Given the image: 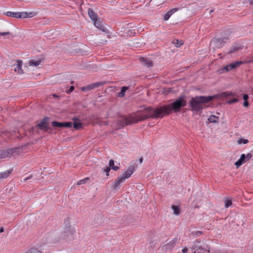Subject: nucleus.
I'll use <instances>...</instances> for the list:
<instances>
[{"mask_svg":"<svg viewBox=\"0 0 253 253\" xmlns=\"http://www.w3.org/2000/svg\"><path fill=\"white\" fill-rule=\"evenodd\" d=\"M51 125L52 126L55 128H60L63 127V122H57V121H52L51 123Z\"/></svg>","mask_w":253,"mask_h":253,"instance_id":"23","label":"nucleus"},{"mask_svg":"<svg viewBox=\"0 0 253 253\" xmlns=\"http://www.w3.org/2000/svg\"><path fill=\"white\" fill-rule=\"evenodd\" d=\"M143 159L142 157H141L139 159V161L140 163H142L143 162Z\"/></svg>","mask_w":253,"mask_h":253,"instance_id":"51","label":"nucleus"},{"mask_svg":"<svg viewBox=\"0 0 253 253\" xmlns=\"http://www.w3.org/2000/svg\"><path fill=\"white\" fill-rule=\"evenodd\" d=\"M168 14H169V15L170 17V16L172 14L171 13H170L169 11H168L167 13Z\"/></svg>","mask_w":253,"mask_h":253,"instance_id":"54","label":"nucleus"},{"mask_svg":"<svg viewBox=\"0 0 253 253\" xmlns=\"http://www.w3.org/2000/svg\"><path fill=\"white\" fill-rule=\"evenodd\" d=\"M250 3L253 4V0H250Z\"/></svg>","mask_w":253,"mask_h":253,"instance_id":"56","label":"nucleus"},{"mask_svg":"<svg viewBox=\"0 0 253 253\" xmlns=\"http://www.w3.org/2000/svg\"><path fill=\"white\" fill-rule=\"evenodd\" d=\"M27 253H42L40 251L35 249L31 248L30 249Z\"/></svg>","mask_w":253,"mask_h":253,"instance_id":"34","label":"nucleus"},{"mask_svg":"<svg viewBox=\"0 0 253 253\" xmlns=\"http://www.w3.org/2000/svg\"><path fill=\"white\" fill-rule=\"evenodd\" d=\"M109 166L108 167L110 168V169H112L115 171H117L120 168L119 167L115 166L114 161L112 159L109 161Z\"/></svg>","mask_w":253,"mask_h":253,"instance_id":"25","label":"nucleus"},{"mask_svg":"<svg viewBox=\"0 0 253 253\" xmlns=\"http://www.w3.org/2000/svg\"><path fill=\"white\" fill-rule=\"evenodd\" d=\"M10 34H11V33L9 32H3V33L0 32V36H7Z\"/></svg>","mask_w":253,"mask_h":253,"instance_id":"48","label":"nucleus"},{"mask_svg":"<svg viewBox=\"0 0 253 253\" xmlns=\"http://www.w3.org/2000/svg\"><path fill=\"white\" fill-rule=\"evenodd\" d=\"M12 172V169H10L0 173V179L7 178Z\"/></svg>","mask_w":253,"mask_h":253,"instance_id":"22","label":"nucleus"},{"mask_svg":"<svg viewBox=\"0 0 253 253\" xmlns=\"http://www.w3.org/2000/svg\"><path fill=\"white\" fill-rule=\"evenodd\" d=\"M178 10V8H173L172 9H171L170 10H169V11L172 14H173V13H174L175 12H176L177 10Z\"/></svg>","mask_w":253,"mask_h":253,"instance_id":"49","label":"nucleus"},{"mask_svg":"<svg viewBox=\"0 0 253 253\" xmlns=\"http://www.w3.org/2000/svg\"><path fill=\"white\" fill-rule=\"evenodd\" d=\"M53 96L54 97H58V96H57V95L55 94H53Z\"/></svg>","mask_w":253,"mask_h":253,"instance_id":"55","label":"nucleus"},{"mask_svg":"<svg viewBox=\"0 0 253 253\" xmlns=\"http://www.w3.org/2000/svg\"><path fill=\"white\" fill-rule=\"evenodd\" d=\"M172 42L177 47H180L183 44V42L182 40H178L177 39H173Z\"/></svg>","mask_w":253,"mask_h":253,"instance_id":"29","label":"nucleus"},{"mask_svg":"<svg viewBox=\"0 0 253 253\" xmlns=\"http://www.w3.org/2000/svg\"><path fill=\"white\" fill-rule=\"evenodd\" d=\"M171 209L173 211V213L176 215H178L180 213V210L178 206L172 205Z\"/></svg>","mask_w":253,"mask_h":253,"instance_id":"28","label":"nucleus"},{"mask_svg":"<svg viewBox=\"0 0 253 253\" xmlns=\"http://www.w3.org/2000/svg\"><path fill=\"white\" fill-rule=\"evenodd\" d=\"M88 180L89 178L88 177H86L83 179L80 180L77 182V185L84 184L86 183Z\"/></svg>","mask_w":253,"mask_h":253,"instance_id":"32","label":"nucleus"},{"mask_svg":"<svg viewBox=\"0 0 253 253\" xmlns=\"http://www.w3.org/2000/svg\"><path fill=\"white\" fill-rule=\"evenodd\" d=\"M170 16L167 13L165 14L164 16L163 19L165 21L168 20Z\"/></svg>","mask_w":253,"mask_h":253,"instance_id":"45","label":"nucleus"},{"mask_svg":"<svg viewBox=\"0 0 253 253\" xmlns=\"http://www.w3.org/2000/svg\"><path fill=\"white\" fill-rule=\"evenodd\" d=\"M49 117H43L37 125L31 128L30 133L36 131L37 134H39V130L44 132L52 133V128L49 126Z\"/></svg>","mask_w":253,"mask_h":253,"instance_id":"4","label":"nucleus"},{"mask_svg":"<svg viewBox=\"0 0 253 253\" xmlns=\"http://www.w3.org/2000/svg\"><path fill=\"white\" fill-rule=\"evenodd\" d=\"M65 226L66 227V230L61 234L60 237H58L57 239L55 238L54 239H53V242L55 243L59 242L61 240H65L68 238L69 236L73 235L75 231L71 230L70 228V225H69V223H68V224H66Z\"/></svg>","mask_w":253,"mask_h":253,"instance_id":"7","label":"nucleus"},{"mask_svg":"<svg viewBox=\"0 0 253 253\" xmlns=\"http://www.w3.org/2000/svg\"><path fill=\"white\" fill-rule=\"evenodd\" d=\"M4 231V229L2 227H0V233H2Z\"/></svg>","mask_w":253,"mask_h":253,"instance_id":"52","label":"nucleus"},{"mask_svg":"<svg viewBox=\"0 0 253 253\" xmlns=\"http://www.w3.org/2000/svg\"><path fill=\"white\" fill-rule=\"evenodd\" d=\"M5 154V150L0 149V159L6 158Z\"/></svg>","mask_w":253,"mask_h":253,"instance_id":"38","label":"nucleus"},{"mask_svg":"<svg viewBox=\"0 0 253 253\" xmlns=\"http://www.w3.org/2000/svg\"><path fill=\"white\" fill-rule=\"evenodd\" d=\"M243 99L244 101L248 100L249 99V95L247 94H244Z\"/></svg>","mask_w":253,"mask_h":253,"instance_id":"44","label":"nucleus"},{"mask_svg":"<svg viewBox=\"0 0 253 253\" xmlns=\"http://www.w3.org/2000/svg\"><path fill=\"white\" fill-rule=\"evenodd\" d=\"M232 204V202L231 200L229 199H226L225 201V207L226 208H228L230 207Z\"/></svg>","mask_w":253,"mask_h":253,"instance_id":"35","label":"nucleus"},{"mask_svg":"<svg viewBox=\"0 0 253 253\" xmlns=\"http://www.w3.org/2000/svg\"><path fill=\"white\" fill-rule=\"evenodd\" d=\"M137 165H130L128 168L121 175L123 179L125 180L126 178H129L135 170V168Z\"/></svg>","mask_w":253,"mask_h":253,"instance_id":"13","label":"nucleus"},{"mask_svg":"<svg viewBox=\"0 0 253 253\" xmlns=\"http://www.w3.org/2000/svg\"><path fill=\"white\" fill-rule=\"evenodd\" d=\"M185 95H181L172 103L169 105L160 106L164 116L169 115L172 111L174 113L180 112L182 107L187 105V101L185 99Z\"/></svg>","mask_w":253,"mask_h":253,"instance_id":"3","label":"nucleus"},{"mask_svg":"<svg viewBox=\"0 0 253 253\" xmlns=\"http://www.w3.org/2000/svg\"><path fill=\"white\" fill-rule=\"evenodd\" d=\"M88 15L92 21L95 20L97 18H99L98 15L96 14L94 10L91 8H89L88 9Z\"/></svg>","mask_w":253,"mask_h":253,"instance_id":"19","label":"nucleus"},{"mask_svg":"<svg viewBox=\"0 0 253 253\" xmlns=\"http://www.w3.org/2000/svg\"><path fill=\"white\" fill-rule=\"evenodd\" d=\"M252 157V153H249L247 155L242 154L241 155L240 158L235 163L234 165L237 168H238L243 164L245 163L247 161L249 160Z\"/></svg>","mask_w":253,"mask_h":253,"instance_id":"9","label":"nucleus"},{"mask_svg":"<svg viewBox=\"0 0 253 253\" xmlns=\"http://www.w3.org/2000/svg\"><path fill=\"white\" fill-rule=\"evenodd\" d=\"M139 61L142 65L148 68L152 67L153 66V61L147 58L140 57Z\"/></svg>","mask_w":253,"mask_h":253,"instance_id":"16","label":"nucleus"},{"mask_svg":"<svg viewBox=\"0 0 253 253\" xmlns=\"http://www.w3.org/2000/svg\"><path fill=\"white\" fill-rule=\"evenodd\" d=\"M134 123V120L132 116L129 117H124L122 119L119 120L117 123V129H120L123 128L125 126L130 125Z\"/></svg>","mask_w":253,"mask_h":253,"instance_id":"6","label":"nucleus"},{"mask_svg":"<svg viewBox=\"0 0 253 253\" xmlns=\"http://www.w3.org/2000/svg\"><path fill=\"white\" fill-rule=\"evenodd\" d=\"M249 142V140L248 139H244V138H240L239 139H238V143L239 144H247Z\"/></svg>","mask_w":253,"mask_h":253,"instance_id":"37","label":"nucleus"},{"mask_svg":"<svg viewBox=\"0 0 253 253\" xmlns=\"http://www.w3.org/2000/svg\"><path fill=\"white\" fill-rule=\"evenodd\" d=\"M170 92H173V88L169 87L165 89V93H166V94H168Z\"/></svg>","mask_w":253,"mask_h":253,"instance_id":"40","label":"nucleus"},{"mask_svg":"<svg viewBox=\"0 0 253 253\" xmlns=\"http://www.w3.org/2000/svg\"><path fill=\"white\" fill-rule=\"evenodd\" d=\"M74 86L73 85H71L69 88L66 91V92L68 94H70L74 90Z\"/></svg>","mask_w":253,"mask_h":253,"instance_id":"41","label":"nucleus"},{"mask_svg":"<svg viewBox=\"0 0 253 253\" xmlns=\"http://www.w3.org/2000/svg\"><path fill=\"white\" fill-rule=\"evenodd\" d=\"M228 40V38L227 37L220 38H214L212 39L211 43L214 46V47L220 48L223 46Z\"/></svg>","mask_w":253,"mask_h":253,"instance_id":"8","label":"nucleus"},{"mask_svg":"<svg viewBox=\"0 0 253 253\" xmlns=\"http://www.w3.org/2000/svg\"><path fill=\"white\" fill-rule=\"evenodd\" d=\"M56 234H57V233H54L52 236L53 237H55Z\"/></svg>","mask_w":253,"mask_h":253,"instance_id":"57","label":"nucleus"},{"mask_svg":"<svg viewBox=\"0 0 253 253\" xmlns=\"http://www.w3.org/2000/svg\"><path fill=\"white\" fill-rule=\"evenodd\" d=\"M233 95L231 92H223L220 94H217L210 96H196L191 98L189 102V107L193 112L202 113V110L206 107V104L214 99L218 98H227L229 96Z\"/></svg>","mask_w":253,"mask_h":253,"instance_id":"1","label":"nucleus"},{"mask_svg":"<svg viewBox=\"0 0 253 253\" xmlns=\"http://www.w3.org/2000/svg\"><path fill=\"white\" fill-rule=\"evenodd\" d=\"M41 62L40 60H31L29 62V64L30 66H39Z\"/></svg>","mask_w":253,"mask_h":253,"instance_id":"30","label":"nucleus"},{"mask_svg":"<svg viewBox=\"0 0 253 253\" xmlns=\"http://www.w3.org/2000/svg\"><path fill=\"white\" fill-rule=\"evenodd\" d=\"M179 241V239L178 238L175 237L169 242L162 246L161 248V250L165 252L169 251L173 248L175 244L177 243Z\"/></svg>","mask_w":253,"mask_h":253,"instance_id":"10","label":"nucleus"},{"mask_svg":"<svg viewBox=\"0 0 253 253\" xmlns=\"http://www.w3.org/2000/svg\"><path fill=\"white\" fill-rule=\"evenodd\" d=\"M128 89V86H124L121 88V91L117 93V97H123L125 96V92Z\"/></svg>","mask_w":253,"mask_h":253,"instance_id":"24","label":"nucleus"},{"mask_svg":"<svg viewBox=\"0 0 253 253\" xmlns=\"http://www.w3.org/2000/svg\"><path fill=\"white\" fill-rule=\"evenodd\" d=\"M213 11V10H211L210 11V14Z\"/></svg>","mask_w":253,"mask_h":253,"instance_id":"58","label":"nucleus"},{"mask_svg":"<svg viewBox=\"0 0 253 253\" xmlns=\"http://www.w3.org/2000/svg\"><path fill=\"white\" fill-rule=\"evenodd\" d=\"M94 25L99 29L100 30L105 33H108L107 29L104 26L102 22L99 20L98 18L93 21Z\"/></svg>","mask_w":253,"mask_h":253,"instance_id":"14","label":"nucleus"},{"mask_svg":"<svg viewBox=\"0 0 253 253\" xmlns=\"http://www.w3.org/2000/svg\"><path fill=\"white\" fill-rule=\"evenodd\" d=\"M72 120L73 121V127L75 129L79 130L83 128L84 124L81 123L78 118L74 117Z\"/></svg>","mask_w":253,"mask_h":253,"instance_id":"15","label":"nucleus"},{"mask_svg":"<svg viewBox=\"0 0 253 253\" xmlns=\"http://www.w3.org/2000/svg\"><path fill=\"white\" fill-rule=\"evenodd\" d=\"M203 234V232L200 231H193L191 233V235L193 237H197L200 236Z\"/></svg>","mask_w":253,"mask_h":253,"instance_id":"36","label":"nucleus"},{"mask_svg":"<svg viewBox=\"0 0 253 253\" xmlns=\"http://www.w3.org/2000/svg\"><path fill=\"white\" fill-rule=\"evenodd\" d=\"M168 14H169V15L170 17V16L172 14L171 13H170L169 11H168L167 13Z\"/></svg>","mask_w":253,"mask_h":253,"instance_id":"53","label":"nucleus"},{"mask_svg":"<svg viewBox=\"0 0 253 253\" xmlns=\"http://www.w3.org/2000/svg\"><path fill=\"white\" fill-rule=\"evenodd\" d=\"M17 62L18 64H17L16 67L14 68V71L19 74H21L23 73V70L22 69V62L21 60H18Z\"/></svg>","mask_w":253,"mask_h":253,"instance_id":"20","label":"nucleus"},{"mask_svg":"<svg viewBox=\"0 0 253 253\" xmlns=\"http://www.w3.org/2000/svg\"><path fill=\"white\" fill-rule=\"evenodd\" d=\"M27 17H32L36 14V13L33 12H27Z\"/></svg>","mask_w":253,"mask_h":253,"instance_id":"43","label":"nucleus"},{"mask_svg":"<svg viewBox=\"0 0 253 253\" xmlns=\"http://www.w3.org/2000/svg\"><path fill=\"white\" fill-rule=\"evenodd\" d=\"M4 14H5V15L9 16V17H11L16 18H18V16H19V12H11V11H7L6 12H4Z\"/></svg>","mask_w":253,"mask_h":253,"instance_id":"26","label":"nucleus"},{"mask_svg":"<svg viewBox=\"0 0 253 253\" xmlns=\"http://www.w3.org/2000/svg\"><path fill=\"white\" fill-rule=\"evenodd\" d=\"M243 64L242 61H237L234 63H231L225 66L223 68L221 69L220 70H222L223 71H225L226 72L230 71L236 68L237 67L240 66Z\"/></svg>","mask_w":253,"mask_h":253,"instance_id":"12","label":"nucleus"},{"mask_svg":"<svg viewBox=\"0 0 253 253\" xmlns=\"http://www.w3.org/2000/svg\"><path fill=\"white\" fill-rule=\"evenodd\" d=\"M106 83L105 82H96L95 83L91 84H90L81 87V90L83 91H86L88 90H91L95 88L98 87L99 86H102L104 85Z\"/></svg>","mask_w":253,"mask_h":253,"instance_id":"11","label":"nucleus"},{"mask_svg":"<svg viewBox=\"0 0 253 253\" xmlns=\"http://www.w3.org/2000/svg\"><path fill=\"white\" fill-rule=\"evenodd\" d=\"M209 123H216L218 122L219 118L215 115H211L208 119Z\"/></svg>","mask_w":253,"mask_h":253,"instance_id":"27","label":"nucleus"},{"mask_svg":"<svg viewBox=\"0 0 253 253\" xmlns=\"http://www.w3.org/2000/svg\"><path fill=\"white\" fill-rule=\"evenodd\" d=\"M73 126V123L71 122H63V127L70 128Z\"/></svg>","mask_w":253,"mask_h":253,"instance_id":"31","label":"nucleus"},{"mask_svg":"<svg viewBox=\"0 0 253 253\" xmlns=\"http://www.w3.org/2000/svg\"><path fill=\"white\" fill-rule=\"evenodd\" d=\"M242 49V47L241 46H239L238 44H235L232 45V46L231 47L230 49L229 50V51L227 53L228 54H230L235 51H238V50Z\"/></svg>","mask_w":253,"mask_h":253,"instance_id":"21","label":"nucleus"},{"mask_svg":"<svg viewBox=\"0 0 253 253\" xmlns=\"http://www.w3.org/2000/svg\"><path fill=\"white\" fill-rule=\"evenodd\" d=\"M19 15L18 18H25L27 17V12H19Z\"/></svg>","mask_w":253,"mask_h":253,"instance_id":"33","label":"nucleus"},{"mask_svg":"<svg viewBox=\"0 0 253 253\" xmlns=\"http://www.w3.org/2000/svg\"><path fill=\"white\" fill-rule=\"evenodd\" d=\"M104 171L106 172V176L109 175V172L110 171V168H108V167H106L104 169Z\"/></svg>","mask_w":253,"mask_h":253,"instance_id":"42","label":"nucleus"},{"mask_svg":"<svg viewBox=\"0 0 253 253\" xmlns=\"http://www.w3.org/2000/svg\"><path fill=\"white\" fill-rule=\"evenodd\" d=\"M182 253H186L188 252V249L186 247H184L182 250Z\"/></svg>","mask_w":253,"mask_h":253,"instance_id":"50","label":"nucleus"},{"mask_svg":"<svg viewBox=\"0 0 253 253\" xmlns=\"http://www.w3.org/2000/svg\"><path fill=\"white\" fill-rule=\"evenodd\" d=\"M19 150V148H13L5 150V153L6 155V157H9L12 156L14 153L17 152V151Z\"/></svg>","mask_w":253,"mask_h":253,"instance_id":"18","label":"nucleus"},{"mask_svg":"<svg viewBox=\"0 0 253 253\" xmlns=\"http://www.w3.org/2000/svg\"><path fill=\"white\" fill-rule=\"evenodd\" d=\"M125 181V180L121 176H118L117 179H116L114 182L113 186V189L114 190H117L120 188L121 185V184Z\"/></svg>","mask_w":253,"mask_h":253,"instance_id":"17","label":"nucleus"},{"mask_svg":"<svg viewBox=\"0 0 253 253\" xmlns=\"http://www.w3.org/2000/svg\"><path fill=\"white\" fill-rule=\"evenodd\" d=\"M33 175L31 174L30 176L26 177L24 179V181H27L28 180H29V179H31L33 178Z\"/></svg>","mask_w":253,"mask_h":253,"instance_id":"47","label":"nucleus"},{"mask_svg":"<svg viewBox=\"0 0 253 253\" xmlns=\"http://www.w3.org/2000/svg\"><path fill=\"white\" fill-rule=\"evenodd\" d=\"M142 110L138 111L133 117L134 123H137L139 122L149 119H156L158 118H163L164 114L162 113L161 107L153 108L152 107L141 106Z\"/></svg>","mask_w":253,"mask_h":253,"instance_id":"2","label":"nucleus"},{"mask_svg":"<svg viewBox=\"0 0 253 253\" xmlns=\"http://www.w3.org/2000/svg\"><path fill=\"white\" fill-rule=\"evenodd\" d=\"M210 248L207 245H202L200 241L196 240L194 242L191 248L192 251L194 253H209Z\"/></svg>","mask_w":253,"mask_h":253,"instance_id":"5","label":"nucleus"},{"mask_svg":"<svg viewBox=\"0 0 253 253\" xmlns=\"http://www.w3.org/2000/svg\"><path fill=\"white\" fill-rule=\"evenodd\" d=\"M243 106L245 107H248L249 106V103L248 100L244 101L243 102Z\"/></svg>","mask_w":253,"mask_h":253,"instance_id":"46","label":"nucleus"},{"mask_svg":"<svg viewBox=\"0 0 253 253\" xmlns=\"http://www.w3.org/2000/svg\"><path fill=\"white\" fill-rule=\"evenodd\" d=\"M239 101V99L237 98H234L227 101L228 104H231Z\"/></svg>","mask_w":253,"mask_h":253,"instance_id":"39","label":"nucleus"}]
</instances>
